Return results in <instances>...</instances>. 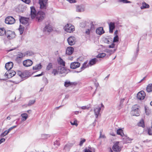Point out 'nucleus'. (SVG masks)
Masks as SVG:
<instances>
[{
    "label": "nucleus",
    "instance_id": "obj_41",
    "mask_svg": "<svg viewBox=\"0 0 152 152\" xmlns=\"http://www.w3.org/2000/svg\"><path fill=\"white\" fill-rule=\"evenodd\" d=\"M77 122V120L76 119H74L73 121H70V123L72 125H75L76 126H77L78 125Z\"/></svg>",
    "mask_w": 152,
    "mask_h": 152
},
{
    "label": "nucleus",
    "instance_id": "obj_26",
    "mask_svg": "<svg viewBox=\"0 0 152 152\" xmlns=\"http://www.w3.org/2000/svg\"><path fill=\"white\" fill-rule=\"evenodd\" d=\"M90 25L91 26L90 28L87 29L85 31V33L88 35L90 34V31L92 30L94 28V26L92 22L90 23Z\"/></svg>",
    "mask_w": 152,
    "mask_h": 152
},
{
    "label": "nucleus",
    "instance_id": "obj_19",
    "mask_svg": "<svg viewBox=\"0 0 152 152\" xmlns=\"http://www.w3.org/2000/svg\"><path fill=\"white\" fill-rule=\"evenodd\" d=\"M13 66V64L12 62H9L5 64V67L7 70H10Z\"/></svg>",
    "mask_w": 152,
    "mask_h": 152
},
{
    "label": "nucleus",
    "instance_id": "obj_18",
    "mask_svg": "<svg viewBox=\"0 0 152 152\" xmlns=\"http://www.w3.org/2000/svg\"><path fill=\"white\" fill-rule=\"evenodd\" d=\"M123 142L125 143H130L132 139L126 136H124L122 137Z\"/></svg>",
    "mask_w": 152,
    "mask_h": 152
},
{
    "label": "nucleus",
    "instance_id": "obj_9",
    "mask_svg": "<svg viewBox=\"0 0 152 152\" xmlns=\"http://www.w3.org/2000/svg\"><path fill=\"white\" fill-rule=\"evenodd\" d=\"M145 96V94L144 91H141L138 93L137 97L140 100L143 99Z\"/></svg>",
    "mask_w": 152,
    "mask_h": 152
},
{
    "label": "nucleus",
    "instance_id": "obj_48",
    "mask_svg": "<svg viewBox=\"0 0 152 152\" xmlns=\"http://www.w3.org/2000/svg\"><path fill=\"white\" fill-rule=\"evenodd\" d=\"M8 133V132L7 131V130H6L1 134L0 135V137H3L5 136V135H7Z\"/></svg>",
    "mask_w": 152,
    "mask_h": 152
},
{
    "label": "nucleus",
    "instance_id": "obj_28",
    "mask_svg": "<svg viewBox=\"0 0 152 152\" xmlns=\"http://www.w3.org/2000/svg\"><path fill=\"white\" fill-rule=\"evenodd\" d=\"M42 66L40 63L36 65L35 66L33 67V69L34 70H39L42 68Z\"/></svg>",
    "mask_w": 152,
    "mask_h": 152
},
{
    "label": "nucleus",
    "instance_id": "obj_55",
    "mask_svg": "<svg viewBox=\"0 0 152 152\" xmlns=\"http://www.w3.org/2000/svg\"><path fill=\"white\" fill-rule=\"evenodd\" d=\"M70 3H74L76 2V0H66Z\"/></svg>",
    "mask_w": 152,
    "mask_h": 152
},
{
    "label": "nucleus",
    "instance_id": "obj_62",
    "mask_svg": "<svg viewBox=\"0 0 152 152\" xmlns=\"http://www.w3.org/2000/svg\"><path fill=\"white\" fill-rule=\"evenodd\" d=\"M44 73L43 72H42L41 74L37 75H36L34 76V77H39V76H41L43 75Z\"/></svg>",
    "mask_w": 152,
    "mask_h": 152
},
{
    "label": "nucleus",
    "instance_id": "obj_58",
    "mask_svg": "<svg viewBox=\"0 0 152 152\" xmlns=\"http://www.w3.org/2000/svg\"><path fill=\"white\" fill-rule=\"evenodd\" d=\"M148 133L149 135H152V131L150 128L148 129Z\"/></svg>",
    "mask_w": 152,
    "mask_h": 152
},
{
    "label": "nucleus",
    "instance_id": "obj_63",
    "mask_svg": "<svg viewBox=\"0 0 152 152\" xmlns=\"http://www.w3.org/2000/svg\"><path fill=\"white\" fill-rule=\"evenodd\" d=\"M105 137V136L104 135H102V132H100V135L99 136V138H104Z\"/></svg>",
    "mask_w": 152,
    "mask_h": 152
},
{
    "label": "nucleus",
    "instance_id": "obj_24",
    "mask_svg": "<svg viewBox=\"0 0 152 152\" xmlns=\"http://www.w3.org/2000/svg\"><path fill=\"white\" fill-rule=\"evenodd\" d=\"M72 143H69L65 145L64 147V149L65 151H68L69 150L70 148L73 145Z\"/></svg>",
    "mask_w": 152,
    "mask_h": 152
},
{
    "label": "nucleus",
    "instance_id": "obj_15",
    "mask_svg": "<svg viewBox=\"0 0 152 152\" xmlns=\"http://www.w3.org/2000/svg\"><path fill=\"white\" fill-rule=\"evenodd\" d=\"M80 63L78 62L72 63L70 64V67L71 69H74L80 67Z\"/></svg>",
    "mask_w": 152,
    "mask_h": 152
},
{
    "label": "nucleus",
    "instance_id": "obj_21",
    "mask_svg": "<svg viewBox=\"0 0 152 152\" xmlns=\"http://www.w3.org/2000/svg\"><path fill=\"white\" fill-rule=\"evenodd\" d=\"M74 51V48L71 47H68L66 50V53L69 55H71Z\"/></svg>",
    "mask_w": 152,
    "mask_h": 152
},
{
    "label": "nucleus",
    "instance_id": "obj_52",
    "mask_svg": "<svg viewBox=\"0 0 152 152\" xmlns=\"http://www.w3.org/2000/svg\"><path fill=\"white\" fill-rule=\"evenodd\" d=\"M115 44L114 42L112 43L111 44L109 45L108 46V47L110 48H114L115 47Z\"/></svg>",
    "mask_w": 152,
    "mask_h": 152
},
{
    "label": "nucleus",
    "instance_id": "obj_37",
    "mask_svg": "<svg viewBox=\"0 0 152 152\" xmlns=\"http://www.w3.org/2000/svg\"><path fill=\"white\" fill-rule=\"evenodd\" d=\"M58 63L61 65L65 66V62L61 58H60L58 61Z\"/></svg>",
    "mask_w": 152,
    "mask_h": 152
},
{
    "label": "nucleus",
    "instance_id": "obj_43",
    "mask_svg": "<svg viewBox=\"0 0 152 152\" xmlns=\"http://www.w3.org/2000/svg\"><path fill=\"white\" fill-rule=\"evenodd\" d=\"M106 56V54L105 53H102L99 54L97 56V58H102Z\"/></svg>",
    "mask_w": 152,
    "mask_h": 152
},
{
    "label": "nucleus",
    "instance_id": "obj_29",
    "mask_svg": "<svg viewBox=\"0 0 152 152\" xmlns=\"http://www.w3.org/2000/svg\"><path fill=\"white\" fill-rule=\"evenodd\" d=\"M149 5L146 3L145 2H144L142 3V5L140 7L141 9H143L146 8H148L149 7Z\"/></svg>",
    "mask_w": 152,
    "mask_h": 152
},
{
    "label": "nucleus",
    "instance_id": "obj_30",
    "mask_svg": "<svg viewBox=\"0 0 152 152\" xmlns=\"http://www.w3.org/2000/svg\"><path fill=\"white\" fill-rule=\"evenodd\" d=\"M94 149L91 147H88V148H86L84 149V152H93L94 151Z\"/></svg>",
    "mask_w": 152,
    "mask_h": 152
},
{
    "label": "nucleus",
    "instance_id": "obj_50",
    "mask_svg": "<svg viewBox=\"0 0 152 152\" xmlns=\"http://www.w3.org/2000/svg\"><path fill=\"white\" fill-rule=\"evenodd\" d=\"M59 73L58 71L56 69H54L52 72V73L54 75H56L58 74Z\"/></svg>",
    "mask_w": 152,
    "mask_h": 152
},
{
    "label": "nucleus",
    "instance_id": "obj_32",
    "mask_svg": "<svg viewBox=\"0 0 152 152\" xmlns=\"http://www.w3.org/2000/svg\"><path fill=\"white\" fill-rule=\"evenodd\" d=\"M50 137V135L49 134H41V138L42 139L44 140L47 139Z\"/></svg>",
    "mask_w": 152,
    "mask_h": 152
},
{
    "label": "nucleus",
    "instance_id": "obj_54",
    "mask_svg": "<svg viewBox=\"0 0 152 152\" xmlns=\"http://www.w3.org/2000/svg\"><path fill=\"white\" fill-rule=\"evenodd\" d=\"M17 126H14L9 128L7 130V131L8 132V133H9L10 132V131H11L12 129H13L14 128H16Z\"/></svg>",
    "mask_w": 152,
    "mask_h": 152
},
{
    "label": "nucleus",
    "instance_id": "obj_13",
    "mask_svg": "<svg viewBox=\"0 0 152 152\" xmlns=\"http://www.w3.org/2000/svg\"><path fill=\"white\" fill-rule=\"evenodd\" d=\"M118 142H116L113 147V150L116 152H119L121 150V148L118 145Z\"/></svg>",
    "mask_w": 152,
    "mask_h": 152
},
{
    "label": "nucleus",
    "instance_id": "obj_25",
    "mask_svg": "<svg viewBox=\"0 0 152 152\" xmlns=\"http://www.w3.org/2000/svg\"><path fill=\"white\" fill-rule=\"evenodd\" d=\"M20 116L21 117V119L22 121H26L28 117V114L25 113H22Z\"/></svg>",
    "mask_w": 152,
    "mask_h": 152
},
{
    "label": "nucleus",
    "instance_id": "obj_39",
    "mask_svg": "<svg viewBox=\"0 0 152 152\" xmlns=\"http://www.w3.org/2000/svg\"><path fill=\"white\" fill-rule=\"evenodd\" d=\"M65 69L64 68L61 67H59L58 69V72L59 74H62L65 73Z\"/></svg>",
    "mask_w": 152,
    "mask_h": 152
},
{
    "label": "nucleus",
    "instance_id": "obj_23",
    "mask_svg": "<svg viewBox=\"0 0 152 152\" xmlns=\"http://www.w3.org/2000/svg\"><path fill=\"white\" fill-rule=\"evenodd\" d=\"M52 30V27L50 24L46 26L44 29V31L45 32H50Z\"/></svg>",
    "mask_w": 152,
    "mask_h": 152
},
{
    "label": "nucleus",
    "instance_id": "obj_34",
    "mask_svg": "<svg viewBox=\"0 0 152 152\" xmlns=\"http://www.w3.org/2000/svg\"><path fill=\"white\" fill-rule=\"evenodd\" d=\"M34 54L32 51H28L26 52L24 54L25 56H33Z\"/></svg>",
    "mask_w": 152,
    "mask_h": 152
},
{
    "label": "nucleus",
    "instance_id": "obj_40",
    "mask_svg": "<svg viewBox=\"0 0 152 152\" xmlns=\"http://www.w3.org/2000/svg\"><path fill=\"white\" fill-rule=\"evenodd\" d=\"M116 49L117 48H116L115 49H114L113 50L107 49L106 50V51L107 52L109 53V55H110L112 54L115 52L116 50Z\"/></svg>",
    "mask_w": 152,
    "mask_h": 152
},
{
    "label": "nucleus",
    "instance_id": "obj_5",
    "mask_svg": "<svg viewBox=\"0 0 152 152\" xmlns=\"http://www.w3.org/2000/svg\"><path fill=\"white\" fill-rule=\"evenodd\" d=\"M5 35L7 36V38L9 39H12L15 37V32L9 30L6 31Z\"/></svg>",
    "mask_w": 152,
    "mask_h": 152
},
{
    "label": "nucleus",
    "instance_id": "obj_51",
    "mask_svg": "<svg viewBox=\"0 0 152 152\" xmlns=\"http://www.w3.org/2000/svg\"><path fill=\"white\" fill-rule=\"evenodd\" d=\"M35 102V100H30L29 102L28 105L29 106L33 104Z\"/></svg>",
    "mask_w": 152,
    "mask_h": 152
},
{
    "label": "nucleus",
    "instance_id": "obj_11",
    "mask_svg": "<svg viewBox=\"0 0 152 152\" xmlns=\"http://www.w3.org/2000/svg\"><path fill=\"white\" fill-rule=\"evenodd\" d=\"M67 40L69 45H72L75 43V38L74 37L71 36L68 38Z\"/></svg>",
    "mask_w": 152,
    "mask_h": 152
},
{
    "label": "nucleus",
    "instance_id": "obj_33",
    "mask_svg": "<svg viewBox=\"0 0 152 152\" xmlns=\"http://www.w3.org/2000/svg\"><path fill=\"white\" fill-rule=\"evenodd\" d=\"M117 132L118 134L121 135L122 137L124 135L123 132V131L121 129H118L117 130Z\"/></svg>",
    "mask_w": 152,
    "mask_h": 152
},
{
    "label": "nucleus",
    "instance_id": "obj_56",
    "mask_svg": "<svg viewBox=\"0 0 152 152\" xmlns=\"http://www.w3.org/2000/svg\"><path fill=\"white\" fill-rule=\"evenodd\" d=\"M104 43L107 44H109L110 42V41L107 38H105L104 39Z\"/></svg>",
    "mask_w": 152,
    "mask_h": 152
},
{
    "label": "nucleus",
    "instance_id": "obj_44",
    "mask_svg": "<svg viewBox=\"0 0 152 152\" xmlns=\"http://www.w3.org/2000/svg\"><path fill=\"white\" fill-rule=\"evenodd\" d=\"M117 1L119 2H121L123 3H130V1L127 0H117Z\"/></svg>",
    "mask_w": 152,
    "mask_h": 152
},
{
    "label": "nucleus",
    "instance_id": "obj_10",
    "mask_svg": "<svg viewBox=\"0 0 152 152\" xmlns=\"http://www.w3.org/2000/svg\"><path fill=\"white\" fill-rule=\"evenodd\" d=\"M31 13L30 15L31 18L33 19L35 18L37 15V11L34 7H30Z\"/></svg>",
    "mask_w": 152,
    "mask_h": 152
},
{
    "label": "nucleus",
    "instance_id": "obj_42",
    "mask_svg": "<svg viewBox=\"0 0 152 152\" xmlns=\"http://www.w3.org/2000/svg\"><path fill=\"white\" fill-rule=\"evenodd\" d=\"M138 125L140 126H141L142 127H144V122L143 120H141L140 122L138 124Z\"/></svg>",
    "mask_w": 152,
    "mask_h": 152
},
{
    "label": "nucleus",
    "instance_id": "obj_8",
    "mask_svg": "<svg viewBox=\"0 0 152 152\" xmlns=\"http://www.w3.org/2000/svg\"><path fill=\"white\" fill-rule=\"evenodd\" d=\"M85 9V6L82 4L76 6V11L77 12H83Z\"/></svg>",
    "mask_w": 152,
    "mask_h": 152
},
{
    "label": "nucleus",
    "instance_id": "obj_27",
    "mask_svg": "<svg viewBox=\"0 0 152 152\" xmlns=\"http://www.w3.org/2000/svg\"><path fill=\"white\" fill-rule=\"evenodd\" d=\"M97 61L98 59L96 58H94L89 61L88 64L90 66H91L96 64Z\"/></svg>",
    "mask_w": 152,
    "mask_h": 152
},
{
    "label": "nucleus",
    "instance_id": "obj_35",
    "mask_svg": "<svg viewBox=\"0 0 152 152\" xmlns=\"http://www.w3.org/2000/svg\"><path fill=\"white\" fill-rule=\"evenodd\" d=\"M146 90L148 92L152 91V84H149L147 87Z\"/></svg>",
    "mask_w": 152,
    "mask_h": 152
},
{
    "label": "nucleus",
    "instance_id": "obj_4",
    "mask_svg": "<svg viewBox=\"0 0 152 152\" xmlns=\"http://www.w3.org/2000/svg\"><path fill=\"white\" fill-rule=\"evenodd\" d=\"M15 20L12 17L8 16L7 17L5 20V23L8 24H12L15 23Z\"/></svg>",
    "mask_w": 152,
    "mask_h": 152
},
{
    "label": "nucleus",
    "instance_id": "obj_36",
    "mask_svg": "<svg viewBox=\"0 0 152 152\" xmlns=\"http://www.w3.org/2000/svg\"><path fill=\"white\" fill-rule=\"evenodd\" d=\"M73 84V83L68 81H66L64 84V86L66 87H68L70 86Z\"/></svg>",
    "mask_w": 152,
    "mask_h": 152
},
{
    "label": "nucleus",
    "instance_id": "obj_17",
    "mask_svg": "<svg viewBox=\"0 0 152 152\" xmlns=\"http://www.w3.org/2000/svg\"><path fill=\"white\" fill-rule=\"evenodd\" d=\"M109 32L112 33L113 32V30L115 28V23L114 22H111L109 23Z\"/></svg>",
    "mask_w": 152,
    "mask_h": 152
},
{
    "label": "nucleus",
    "instance_id": "obj_46",
    "mask_svg": "<svg viewBox=\"0 0 152 152\" xmlns=\"http://www.w3.org/2000/svg\"><path fill=\"white\" fill-rule=\"evenodd\" d=\"M52 68V64L51 63H49L46 69L47 70H49Z\"/></svg>",
    "mask_w": 152,
    "mask_h": 152
},
{
    "label": "nucleus",
    "instance_id": "obj_49",
    "mask_svg": "<svg viewBox=\"0 0 152 152\" xmlns=\"http://www.w3.org/2000/svg\"><path fill=\"white\" fill-rule=\"evenodd\" d=\"M80 141V142L79 145L81 146L83 145V144L86 141V139L84 138H81Z\"/></svg>",
    "mask_w": 152,
    "mask_h": 152
},
{
    "label": "nucleus",
    "instance_id": "obj_2",
    "mask_svg": "<svg viewBox=\"0 0 152 152\" xmlns=\"http://www.w3.org/2000/svg\"><path fill=\"white\" fill-rule=\"evenodd\" d=\"M48 0H39L40 8L42 10H45L47 7V2Z\"/></svg>",
    "mask_w": 152,
    "mask_h": 152
},
{
    "label": "nucleus",
    "instance_id": "obj_12",
    "mask_svg": "<svg viewBox=\"0 0 152 152\" xmlns=\"http://www.w3.org/2000/svg\"><path fill=\"white\" fill-rule=\"evenodd\" d=\"M28 18L22 17L19 19L21 23L26 25H28Z\"/></svg>",
    "mask_w": 152,
    "mask_h": 152
},
{
    "label": "nucleus",
    "instance_id": "obj_20",
    "mask_svg": "<svg viewBox=\"0 0 152 152\" xmlns=\"http://www.w3.org/2000/svg\"><path fill=\"white\" fill-rule=\"evenodd\" d=\"M89 64L88 63L87 61H86L83 63V64L82 66L80 68V70L79 71H77V72H81L84 69H85L88 67L89 66Z\"/></svg>",
    "mask_w": 152,
    "mask_h": 152
},
{
    "label": "nucleus",
    "instance_id": "obj_47",
    "mask_svg": "<svg viewBox=\"0 0 152 152\" xmlns=\"http://www.w3.org/2000/svg\"><path fill=\"white\" fill-rule=\"evenodd\" d=\"M25 56H24V54L22 53H20V54H18L17 56V59H21L23 57Z\"/></svg>",
    "mask_w": 152,
    "mask_h": 152
},
{
    "label": "nucleus",
    "instance_id": "obj_53",
    "mask_svg": "<svg viewBox=\"0 0 152 152\" xmlns=\"http://www.w3.org/2000/svg\"><path fill=\"white\" fill-rule=\"evenodd\" d=\"M80 108L83 110H88L89 107L86 106H83L80 107Z\"/></svg>",
    "mask_w": 152,
    "mask_h": 152
},
{
    "label": "nucleus",
    "instance_id": "obj_1",
    "mask_svg": "<svg viewBox=\"0 0 152 152\" xmlns=\"http://www.w3.org/2000/svg\"><path fill=\"white\" fill-rule=\"evenodd\" d=\"M37 18L39 22H40L44 19L45 16V13L42 11H39L36 15Z\"/></svg>",
    "mask_w": 152,
    "mask_h": 152
},
{
    "label": "nucleus",
    "instance_id": "obj_64",
    "mask_svg": "<svg viewBox=\"0 0 152 152\" xmlns=\"http://www.w3.org/2000/svg\"><path fill=\"white\" fill-rule=\"evenodd\" d=\"M118 31L117 30H116L114 32V35H118Z\"/></svg>",
    "mask_w": 152,
    "mask_h": 152
},
{
    "label": "nucleus",
    "instance_id": "obj_6",
    "mask_svg": "<svg viewBox=\"0 0 152 152\" xmlns=\"http://www.w3.org/2000/svg\"><path fill=\"white\" fill-rule=\"evenodd\" d=\"M101 107H98L95 108L94 109V111L95 114L96 115V118L98 117L99 114L101 110V108H103L102 109V110H103L104 109V106L102 103H101Z\"/></svg>",
    "mask_w": 152,
    "mask_h": 152
},
{
    "label": "nucleus",
    "instance_id": "obj_16",
    "mask_svg": "<svg viewBox=\"0 0 152 152\" xmlns=\"http://www.w3.org/2000/svg\"><path fill=\"white\" fill-rule=\"evenodd\" d=\"M33 64L32 61L30 59H27L23 62V64L24 66L28 67L31 66Z\"/></svg>",
    "mask_w": 152,
    "mask_h": 152
},
{
    "label": "nucleus",
    "instance_id": "obj_59",
    "mask_svg": "<svg viewBox=\"0 0 152 152\" xmlns=\"http://www.w3.org/2000/svg\"><path fill=\"white\" fill-rule=\"evenodd\" d=\"M43 81L45 82V85L47 84L48 83V81L47 78H44L43 79Z\"/></svg>",
    "mask_w": 152,
    "mask_h": 152
},
{
    "label": "nucleus",
    "instance_id": "obj_3",
    "mask_svg": "<svg viewBox=\"0 0 152 152\" xmlns=\"http://www.w3.org/2000/svg\"><path fill=\"white\" fill-rule=\"evenodd\" d=\"M64 29L65 31L68 33H71L75 30L74 26H72L70 24H68L65 25Z\"/></svg>",
    "mask_w": 152,
    "mask_h": 152
},
{
    "label": "nucleus",
    "instance_id": "obj_7",
    "mask_svg": "<svg viewBox=\"0 0 152 152\" xmlns=\"http://www.w3.org/2000/svg\"><path fill=\"white\" fill-rule=\"evenodd\" d=\"M16 74V72L13 70H8L5 74V76L10 78L14 76Z\"/></svg>",
    "mask_w": 152,
    "mask_h": 152
},
{
    "label": "nucleus",
    "instance_id": "obj_22",
    "mask_svg": "<svg viewBox=\"0 0 152 152\" xmlns=\"http://www.w3.org/2000/svg\"><path fill=\"white\" fill-rule=\"evenodd\" d=\"M104 31L102 27L98 28L96 30V33L98 35H101L104 33Z\"/></svg>",
    "mask_w": 152,
    "mask_h": 152
},
{
    "label": "nucleus",
    "instance_id": "obj_14",
    "mask_svg": "<svg viewBox=\"0 0 152 152\" xmlns=\"http://www.w3.org/2000/svg\"><path fill=\"white\" fill-rule=\"evenodd\" d=\"M136 106H134L133 107V109L132 111V113L133 115L138 116L139 115V109L138 107H136Z\"/></svg>",
    "mask_w": 152,
    "mask_h": 152
},
{
    "label": "nucleus",
    "instance_id": "obj_31",
    "mask_svg": "<svg viewBox=\"0 0 152 152\" xmlns=\"http://www.w3.org/2000/svg\"><path fill=\"white\" fill-rule=\"evenodd\" d=\"M6 31L4 28H0V35L2 36L6 34Z\"/></svg>",
    "mask_w": 152,
    "mask_h": 152
},
{
    "label": "nucleus",
    "instance_id": "obj_45",
    "mask_svg": "<svg viewBox=\"0 0 152 152\" xmlns=\"http://www.w3.org/2000/svg\"><path fill=\"white\" fill-rule=\"evenodd\" d=\"M119 41V37L118 35H115L114 37L113 42H117Z\"/></svg>",
    "mask_w": 152,
    "mask_h": 152
},
{
    "label": "nucleus",
    "instance_id": "obj_60",
    "mask_svg": "<svg viewBox=\"0 0 152 152\" xmlns=\"http://www.w3.org/2000/svg\"><path fill=\"white\" fill-rule=\"evenodd\" d=\"M18 74L19 76L21 77H23V73H22L20 72H19L18 73Z\"/></svg>",
    "mask_w": 152,
    "mask_h": 152
},
{
    "label": "nucleus",
    "instance_id": "obj_38",
    "mask_svg": "<svg viewBox=\"0 0 152 152\" xmlns=\"http://www.w3.org/2000/svg\"><path fill=\"white\" fill-rule=\"evenodd\" d=\"M24 27L21 25H20V27L19 28V30L20 31V34H22L24 31Z\"/></svg>",
    "mask_w": 152,
    "mask_h": 152
},
{
    "label": "nucleus",
    "instance_id": "obj_57",
    "mask_svg": "<svg viewBox=\"0 0 152 152\" xmlns=\"http://www.w3.org/2000/svg\"><path fill=\"white\" fill-rule=\"evenodd\" d=\"M23 2L27 4H29L30 2V0H21Z\"/></svg>",
    "mask_w": 152,
    "mask_h": 152
},
{
    "label": "nucleus",
    "instance_id": "obj_61",
    "mask_svg": "<svg viewBox=\"0 0 152 152\" xmlns=\"http://www.w3.org/2000/svg\"><path fill=\"white\" fill-rule=\"evenodd\" d=\"M5 139L4 138H2L0 140V144L5 142Z\"/></svg>",
    "mask_w": 152,
    "mask_h": 152
}]
</instances>
